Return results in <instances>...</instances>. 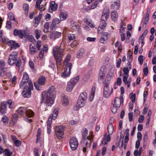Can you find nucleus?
<instances>
[{
    "instance_id": "nucleus-1",
    "label": "nucleus",
    "mask_w": 156,
    "mask_h": 156,
    "mask_svg": "<svg viewBox=\"0 0 156 156\" xmlns=\"http://www.w3.org/2000/svg\"><path fill=\"white\" fill-rule=\"evenodd\" d=\"M55 94V87L52 86L49 88L46 93H43L42 94L43 101L48 106H51L54 102Z\"/></svg>"
},
{
    "instance_id": "nucleus-2",
    "label": "nucleus",
    "mask_w": 156,
    "mask_h": 156,
    "mask_svg": "<svg viewBox=\"0 0 156 156\" xmlns=\"http://www.w3.org/2000/svg\"><path fill=\"white\" fill-rule=\"evenodd\" d=\"M88 130L86 128H85L82 132V138L81 144L83 147V150L84 152H86L87 150L90 147L91 140L93 137V135L91 134L88 136Z\"/></svg>"
},
{
    "instance_id": "nucleus-3",
    "label": "nucleus",
    "mask_w": 156,
    "mask_h": 156,
    "mask_svg": "<svg viewBox=\"0 0 156 156\" xmlns=\"http://www.w3.org/2000/svg\"><path fill=\"white\" fill-rule=\"evenodd\" d=\"M110 14L109 9L107 7H105L104 9L101 17L102 22L98 27V33H101L106 26L105 22L107 20Z\"/></svg>"
},
{
    "instance_id": "nucleus-4",
    "label": "nucleus",
    "mask_w": 156,
    "mask_h": 156,
    "mask_svg": "<svg viewBox=\"0 0 156 156\" xmlns=\"http://www.w3.org/2000/svg\"><path fill=\"white\" fill-rule=\"evenodd\" d=\"M64 49L60 47L56 46L53 48V53L57 65L61 64L62 57L64 55Z\"/></svg>"
},
{
    "instance_id": "nucleus-5",
    "label": "nucleus",
    "mask_w": 156,
    "mask_h": 156,
    "mask_svg": "<svg viewBox=\"0 0 156 156\" xmlns=\"http://www.w3.org/2000/svg\"><path fill=\"white\" fill-rule=\"evenodd\" d=\"M14 35L15 36H19L20 39L23 37L26 39H34V36L30 34L27 31L25 30H18L15 29L13 31Z\"/></svg>"
},
{
    "instance_id": "nucleus-6",
    "label": "nucleus",
    "mask_w": 156,
    "mask_h": 156,
    "mask_svg": "<svg viewBox=\"0 0 156 156\" xmlns=\"http://www.w3.org/2000/svg\"><path fill=\"white\" fill-rule=\"evenodd\" d=\"M31 41L32 43L30 45L29 53L31 55H34L37 51L35 48V45L37 50H40L42 44L41 41L38 40L36 41L35 40H31Z\"/></svg>"
},
{
    "instance_id": "nucleus-7",
    "label": "nucleus",
    "mask_w": 156,
    "mask_h": 156,
    "mask_svg": "<svg viewBox=\"0 0 156 156\" xmlns=\"http://www.w3.org/2000/svg\"><path fill=\"white\" fill-rule=\"evenodd\" d=\"M17 113L20 115H26L28 118L32 117L34 115L33 112L28 108L25 107H20L17 110Z\"/></svg>"
},
{
    "instance_id": "nucleus-8",
    "label": "nucleus",
    "mask_w": 156,
    "mask_h": 156,
    "mask_svg": "<svg viewBox=\"0 0 156 156\" xmlns=\"http://www.w3.org/2000/svg\"><path fill=\"white\" fill-rule=\"evenodd\" d=\"M58 108H55L52 114L50 115L48 118L47 122V132L48 134H50L51 132V126L52 120H55L56 119L58 114Z\"/></svg>"
},
{
    "instance_id": "nucleus-9",
    "label": "nucleus",
    "mask_w": 156,
    "mask_h": 156,
    "mask_svg": "<svg viewBox=\"0 0 156 156\" xmlns=\"http://www.w3.org/2000/svg\"><path fill=\"white\" fill-rule=\"evenodd\" d=\"M110 82L109 80L107 78L105 79L103 91V96L105 98H108L112 94V88L111 90L109 88V86Z\"/></svg>"
},
{
    "instance_id": "nucleus-10",
    "label": "nucleus",
    "mask_w": 156,
    "mask_h": 156,
    "mask_svg": "<svg viewBox=\"0 0 156 156\" xmlns=\"http://www.w3.org/2000/svg\"><path fill=\"white\" fill-rule=\"evenodd\" d=\"M79 80V76H78L72 78L68 83L66 88V90L69 92L71 91Z\"/></svg>"
},
{
    "instance_id": "nucleus-11",
    "label": "nucleus",
    "mask_w": 156,
    "mask_h": 156,
    "mask_svg": "<svg viewBox=\"0 0 156 156\" xmlns=\"http://www.w3.org/2000/svg\"><path fill=\"white\" fill-rule=\"evenodd\" d=\"M33 84L32 83L30 82L29 83V86L25 87L22 92V94L24 97L28 98L30 97L31 94V91L33 90Z\"/></svg>"
},
{
    "instance_id": "nucleus-12",
    "label": "nucleus",
    "mask_w": 156,
    "mask_h": 156,
    "mask_svg": "<svg viewBox=\"0 0 156 156\" xmlns=\"http://www.w3.org/2000/svg\"><path fill=\"white\" fill-rule=\"evenodd\" d=\"M18 53L13 51L10 54L8 60V63L10 65H13L17 62V56Z\"/></svg>"
},
{
    "instance_id": "nucleus-13",
    "label": "nucleus",
    "mask_w": 156,
    "mask_h": 156,
    "mask_svg": "<svg viewBox=\"0 0 156 156\" xmlns=\"http://www.w3.org/2000/svg\"><path fill=\"white\" fill-rule=\"evenodd\" d=\"M64 127L62 125L57 126L55 129L56 137L59 140L61 139L64 134Z\"/></svg>"
},
{
    "instance_id": "nucleus-14",
    "label": "nucleus",
    "mask_w": 156,
    "mask_h": 156,
    "mask_svg": "<svg viewBox=\"0 0 156 156\" xmlns=\"http://www.w3.org/2000/svg\"><path fill=\"white\" fill-rule=\"evenodd\" d=\"M29 76L28 74L26 73H24L23 77L20 85V87L22 88L23 86L26 85L27 86H29V83L31 82L30 80H29Z\"/></svg>"
},
{
    "instance_id": "nucleus-15",
    "label": "nucleus",
    "mask_w": 156,
    "mask_h": 156,
    "mask_svg": "<svg viewBox=\"0 0 156 156\" xmlns=\"http://www.w3.org/2000/svg\"><path fill=\"white\" fill-rule=\"evenodd\" d=\"M69 144L71 149L73 150H76L78 145L77 140L75 138H72L69 141Z\"/></svg>"
},
{
    "instance_id": "nucleus-16",
    "label": "nucleus",
    "mask_w": 156,
    "mask_h": 156,
    "mask_svg": "<svg viewBox=\"0 0 156 156\" xmlns=\"http://www.w3.org/2000/svg\"><path fill=\"white\" fill-rule=\"evenodd\" d=\"M72 64L69 63L62 74V77L63 78L68 77L70 74V71L72 66Z\"/></svg>"
},
{
    "instance_id": "nucleus-17",
    "label": "nucleus",
    "mask_w": 156,
    "mask_h": 156,
    "mask_svg": "<svg viewBox=\"0 0 156 156\" xmlns=\"http://www.w3.org/2000/svg\"><path fill=\"white\" fill-rule=\"evenodd\" d=\"M7 110L5 101H2L0 107V114L4 115L7 112Z\"/></svg>"
},
{
    "instance_id": "nucleus-18",
    "label": "nucleus",
    "mask_w": 156,
    "mask_h": 156,
    "mask_svg": "<svg viewBox=\"0 0 156 156\" xmlns=\"http://www.w3.org/2000/svg\"><path fill=\"white\" fill-rule=\"evenodd\" d=\"M61 20L58 18H54L52 21L51 26H50V30L51 31L55 30V28L56 27L57 25L58 24L61 22Z\"/></svg>"
},
{
    "instance_id": "nucleus-19",
    "label": "nucleus",
    "mask_w": 156,
    "mask_h": 156,
    "mask_svg": "<svg viewBox=\"0 0 156 156\" xmlns=\"http://www.w3.org/2000/svg\"><path fill=\"white\" fill-rule=\"evenodd\" d=\"M6 69L5 67V63L3 60H1L0 63V75L1 76H4Z\"/></svg>"
},
{
    "instance_id": "nucleus-20",
    "label": "nucleus",
    "mask_w": 156,
    "mask_h": 156,
    "mask_svg": "<svg viewBox=\"0 0 156 156\" xmlns=\"http://www.w3.org/2000/svg\"><path fill=\"white\" fill-rule=\"evenodd\" d=\"M58 4L55 3V1H51L50 2L49 12L52 13L53 11H55L57 8Z\"/></svg>"
},
{
    "instance_id": "nucleus-21",
    "label": "nucleus",
    "mask_w": 156,
    "mask_h": 156,
    "mask_svg": "<svg viewBox=\"0 0 156 156\" xmlns=\"http://www.w3.org/2000/svg\"><path fill=\"white\" fill-rule=\"evenodd\" d=\"M8 45L11 46V49L14 48L16 49L20 47V45L18 43H16L15 41L10 40L7 42Z\"/></svg>"
},
{
    "instance_id": "nucleus-22",
    "label": "nucleus",
    "mask_w": 156,
    "mask_h": 156,
    "mask_svg": "<svg viewBox=\"0 0 156 156\" xmlns=\"http://www.w3.org/2000/svg\"><path fill=\"white\" fill-rule=\"evenodd\" d=\"M106 69V67L103 66L101 67L100 71L99 76L101 80H102L105 77Z\"/></svg>"
},
{
    "instance_id": "nucleus-23",
    "label": "nucleus",
    "mask_w": 156,
    "mask_h": 156,
    "mask_svg": "<svg viewBox=\"0 0 156 156\" xmlns=\"http://www.w3.org/2000/svg\"><path fill=\"white\" fill-rule=\"evenodd\" d=\"M110 139L111 137L109 135H107V133L104 134V137L101 142V145L102 144H103L104 143L105 145L108 142H109L110 140Z\"/></svg>"
},
{
    "instance_id": "nucleus-24",
    "label": "nucleus",
    "mask_w": 156,
    "mask_h": 156,
    "mask_svg": "<svg viewBox=\"0 0 156 156\" xmlns=\"http://www.w3.org/2000/svg\"><path fill=\"white\" fill-rule=\"evenodd\" d=\"M120 3L119 0H116L111 5V8L112 9L115 10H118L120 7Z\"/></svg>"
},
{
    "instance_id": "nucleus-25",
    "label": "nucleus",
    "mask_w": 156,
    "mask_h": 156,
    "mask_svg": "<svg viewBox=\"0 0 156 156\" xmlns=\"http://www.w3.org/2000/svg\"><path fill=\"white\" fill-rule=\"evenodd\" d=\"M42 12H40L37 17H36L34 20V26L36 27L40 23L42 17Z\"/></svg>"
},
{
    "instance_id": "nucleus-26",
    "label": "nucleus",
    "mask_w": 156,
    "mask_h": 156,
    "mask_svg": "<svg viewBox=\"0 0 156 156\" xmlns=\"http://www.w3.org/2000/svg\"><path fill=\"white\" fill-rule=\"evenodd\" d=\"M61 32H54L51 33L50 39H56L59 38L61 36Z\"/></svg>"
},
{
    "instance_id": "nucleus-27",
    "label": "nucleus",
    "mask_w": 156,
    "mask_h": 156,
    "mask_svg": "<svg viewBox=\"0 0 156 156\" xmlns=\"http://www.w3.org/2000/svg\"><path fill=\"white\" fill-rule=\"evenodd\" d=\"M48 50V48L47 46L44 45L43 48H41V51L39 53V58L41 60L43 59L44 56V52H47Z\"/></svg>"
},
{
    "instance_id": "nucleus-28",
    "label": "nucleus",
    "mask_w": 156,
    "mask_h": 156,
    "mask_svg": "<svg viewBox=\"0 0 156 156\" xmlns=\"http://www.w3.org/2000/svg\"><path fill=\"white\" fill-rule=\"evenodd\" d=\"M118 14L115 10L112 11L111 12V16L112 20L114 21H116L118 19Z\"/></svg>"
},
{
    "instance_id": "nucleus-29",
    "label": "nucleus",
    "mask_w": 156,
    "mask_h": 156,
    "mask_svg": "<svg viewBox=\"0 0 156 156\" xmlns=\"http://www.w3.org/2000/svg\"><path fill=\"white\" fill-rule=\"evenodd\" d=\"M46 81L45 77L43 76H40L38 79V83L39 85H44Z\"/></svg>"
},
{
    "instance_id": "nucleus-30",
    "label": "nucleus",
    "mask_w": 156,
    "mask_h": 156,
    "mask_svg": "<svg viewBox=\"0 0 156 156\" xmlns=\"http://www.w3.org/2000/svg\"><path fill=\"white\" fill-rule=\"evenodd\" d=\"M114 103V105L119 108L120 106L121 103H122L121 99L120 98L118 97H116L115 98Z\"/></svg>"
},
{
    "instance_id": "nucleus-31",
    "label": "nucleus",
    "mask_w": 156,
    "mask_h": 156,
    "mask_svg": "<svg viewBox=\"0 0 156 156\" xmlns=\"http://www.w3.org/2000/svg\"><path fill=\"white\" fill-rule=\"evenodd\" d=\"M84 53V49L83 48H80L78 51L76 57L79 59L81 58L83 56Z\"/></svg>"
},
{
    "instance_id": "nucleus-32",
    "label": "nucleus",
    "mask_w": 156,
    "mask_h": 156,
    "mask_svg": "<svg viewBox=\"0 0 156 156\" xmlns=\"http://www.w3.org/2000/svg\"><path fill=\"white\" fill-rule=\"evenodd\" d=\"M120 34L121 39H125V32L124 30V27H122V25L121 27Z\"/></svg>"
},
{
    "instance_id": "nucleus-33",
    "label": "nucleus",
    "mask_w": 156,
    "mask_h": 156,
    "mask_svg": "<svg viewBox=\"0 0 156 156\" xmlns=\"http://www.w3.org/2000/svg\"><path fill=\"white\" fill-rule=\"evenodd\" d=\"M107 130L109 135H112L113 133L114 128L112 123H110L108 125L107 128Z\"/></svg>"
},
{
    "instance_id": "nucleus-34",
    "label": "nucleus",
    "mask_w": 156,
    "mask_h": 156,
    "mask_svg": "<svg viewBox=\"0 0 156 156\" xmlns=\"http://www.w3.org/2000/svg\"><path fill=\"white\" fill-rule=\"evenodd\" d=\"M87 98V94L85 92L82 93L80 94L79 98V99L85 101H86Z\"/></svg>"
},
{
    "instance_id": "nucleus-35",
    "label": "nucleus",
    "mask_w": 156,
    "mask_h": 156,
    "mask_svg": "<svg viewBox=\"0 0 156 156\" xmlns=\"http://www.w3.org/2000/svg\"><path fill=\"white\" fill-rule=\"evenodd\" d=\"M95 90V87H93L92 88L91 93L90 96V101H92L94 99Z\"/></svg>"
},
{
    "instance_id": "nucleus-36",
    "label": "nucleus",
    "mask_w": 156,
    "mask_h": 156,
    "mask_svg": "<svg viewBox=\"0 0 156 156\" xmlns=\"http://www.w3.org/2000/svg\"><path fill=\"white\" fill-rule=\"evenodd\" d=\"M6 103V106H7V104L8 105L9 108L11 109H13L14 108V103L12 102L11 100H9L7 101H5Z\"/></svg>"
},
{
    "instance_id": "nucleus-37",
    "label": "nucleus",
    "mask_w": 156,
    "mask_h": 156,
    "mask_svg": "<svg viewBox=\"0 0 156 156\" xmlns=\"http://www.w3.org/2000/svg\"><path fill=\"white\" fill-rule=\"evenodd\" d=\"M67 14L66 12H62L60 14V17L61 21L64 20L67 18Z\"/></svg>"
},
{
    "instance_id": "nucleus-38",
    "label": "nucleus",
    "mask_w": 156,
    "mask_h": 156,
    "mask_svg": "<svg viewBox=\"0 0 156 156\" xmlns=\"http://www.w3.org/2000/svg\"><path fill=\"white\" fill-rule=\"evenodd\" d=\"M86 101L82 100L80 99H78L77 101V104L81 108L83 107L85 104Z\"/></svg>"
},
{
    "instance_id": "nucleus-39",
    "label": "nucleus",
    "mask_w": 156,
    "mask_h": 156,
    "mask_svg": "<svg viewBox=\"0 0 156 156\" xmlns=\"http://www.w3.org/2000/svg\"><path fill=\"white\" fill-rule=\"evenodd\" d=\"M4 156H12V153L8 149H6L4 150L3 152Z\"/></svg>"
},
{
    "instance_id": "nucleus-40",
    "label": "nucleus",
    "mask_w": 156,
    "mask_h": 156,
    "mask_svg": "<svg viewBox=\"0 0 156 156\" xmlns=\"http://www.w3.org/2000/svg\"><path fill=\"white\" fill-rule=\"evenodd\" d=\"M70 58V55L69 54H68L65 60V61L64 62V64L66 66H68V65L69 63H71L70 62H69V60Z\"/></svg>"
},
{
    "instance_id": "nucleus-41",
    "label": "nucleus",
    "mask_w": 156,
    "mask_h": 156,
    "mask_svg": "<svg viewBox=\"0 0 156 156\" xmlns=\"http://www.w3.org/2000/svg\"><path fill=\"white\" fill-rule=\"evenodd\" d=\"M17 119V116L16 114H14L12 115L11 120V122L13 123L12 125H13L16 122Z\"/></svg>"
},
{
    "instance_id": "nucleus-42",
    "label": "nucleus",
    "mask_w": 156,
    "mask_h": 156,
    "mask_svg": "<svg viewBox=\"0 0 156 156\" xmlns=\"http://www.w3.org/2000/svg\"><path fill=\"white\" fill-rule=\"evenodd\" d=\"M84 21L91 28H92L95 27L94 24L93 23H91L89 21H88L87 18V17H85V18Z\"/></svg>"
},
{
    "instance_id": "nucleus-43",
    "label": "nucleus",
    "mask_w": 156,
    "mask_h": 156,
    "mask_svg": "<svg viewBox=\"0 0 156 156\" xmlns=\"http://www.w3.org/2000/svg\"><path fill=\"white\" fill-rule=\"evenodd\" d=\"M8 17L10 20H12L14 21L15 22H16L15 17L12 13L10 12L8 14Z\"/></svg>"
},
{
    "instance_id": "nucleus-44",
    "label": "nucleus",
    "mask_w": 156,
    "mask_h": 156,
    "mask_svg": "<svg viewBox=\"0 0 156 156\" xmlns=\"http://www.w3.org/2000/svg\"><path fill=\"white\" fill-rule=\"evenodd\" d=\"M110 34L107 32H104L102 34V36L101 39H108L109 38Z\"/></svg>"
},
{
    "instance_id": "nucleus-45",
    "label": "nucleus",
    "mask_w": 156,
    "mask_h": 156,
    "mask_svg": "<svg viewBox=\"0 0 156 156\" xmlns=\"http://www.w3.org/2000/svg\"><path fill=\"white\" fill-rule=\"evenodd\" d=\"M41 32V31L38 30H35V34L37 39H38L40 37Z\"/></svg>"
},
{
    "instance_id": "nucleus-46",
    "label": "nucleus",
    "mask_w": 156,
    "mask_h": 156,
    "mask_svg": "<svg viewBox=\"0 0 156 156\" xmlns=\"http://www.w3.org/2000/svg\"><path fill=\"white\" fill-rule=\"evenodd\" d=\"M118 108H119L113 104V106H112L111 108L112 112L113 113H116Z\"/></svg>"
},
{
    "instance_id": "nucleus-47",
    "label": "nucleus",
    "mask_w": 156,
    "mask_h": 156,
    "mask_svg": "<svg viewBox=\"0 0 156 156\" xmlns=\"http://www.w3.org/2000/svg\"><path fill=\"white\" fill-rule=\"evenodd\" d=\"M49 23L46 22L44 25V31L45 33H47L49 29Z\"/></svg>"
},
{
    "instance_id": "nucleus-48",
    "label": "nucleus",
    "mask_w": 156,
    "mask_h": 156,
    "mask_svg": "<svg viewBox=\"0 0 156 156\" xmlns=\"http://www.w3.org/2000/svg\"><path fill=\"white\" fill-rule=\"evenodd\" d=\"M149 19V15L148 14H146L145 16V20L144 22V23L143 25V26L144 25H146L148 23V21Z\"/></svg>"
},
{
    "instance_id": "nucleus-49",
    "label": "nucleus",
    "mask_w": 156,
    "mask_h": 156,
    "mask_svg": "<svg viewBox=\"0 0 156 156\" xmlns=\"http://www.w3.org/2000/svg\"><path fill=\"white\" fill-rule=\"evenodd\" d=\"M23 7L26 13H27L29 10V6L27 4H24L23 5Z\"/></svg>"
},
{
    "instance_id": "nucleus-50",
    "label": "nucleus",
    "mask_w": 156,
    "mask_h": 156,
    "mask_svg": "<svg viewBox=\"0 0 156 156\" xmlns=\"http://www.w3.org/2000/svg\"><path fill=\"white\" fill-rule=\"evenodd\" d=\"M129 97L132 99L133 102H135L136 98L135 94H133V93L131 92L129 95Z\"/></svg>"
},
{
    "instance_id": "nucleus-51",
    "label": "nucleus",
    "mask_w": 156,
    "mask_h": 156,
    "mask_svg": "<svg viewBox=\"0 0 156 156\" xmlns=\"http://www.w3.org/2000/svg\"><path fill=\"white\" fill-rule=\"evenodd\" d=\"M6 73V71L5 73L4 76L3 77H5V78H8L9 79H10L12 77V75L11 73L9 72Z\"/></svg>"
},
{
    "instance_id": "nucleus-52",
    "label": "nucleus",
    "mask_w": 156,
    "mask_h": 156,
    "mask_svg": "<svg viewBox=\"0 0 156 156\" xmlns=\"http://www.w3.org/2000/svg\"><path fill=\"white\" fill-rule=\"evenodd\" d=\"M9 121V119L6 115L4 116L2 118V121L3 123L8 122Z\"/></svg>"
},
{
    "instance_id": "nucleus-53",
    "label": "nucleus",
    "mask_w": 156,
    "mask_h": 156,
    "mask_svg": "<svg viewBox=\"0 0 156 156\" xmlns=\"http://www.w3.org/2000/svg\"><path fill=\"white\" fill-rule=\"evenodd\" d=\"M90 10V7L89 6H84L82 9V10L83 12H87L89 10Z\"/></svg>"
},
{
    "instance_id": "nucleus-54",
    "label": "nucleus",
    "mask_w": 156,
    "mask_h": 156,
    "mask_svg": "<svg viewBox=\"0 0 156 156\" xmlns=\"http://www.w3.org/2000/svg\"><path fill=\"white\" fill-rule=\"evenodd\" d=\"M144 56L142 55H140L138 57V59L140 65L143 64L144 59Z\"/></svg>"
},
{
    "instance_id": "nucleus-55",
    "label": "nucleus",
    "mask_w": 156,
    "mask_h": 156,
    "mask_svg": "<svg viewBox=\"0 0 156 156\" xmlns=\"http://www.w3.org/2000/svg\"><path fill=\"white\" fill-rule=\"evenodd\" d=\"M147 32L148 31L147 30H145L143 33L140 36V38L141 39H143L144 38L146 34H147Z\"/></svg>"
},
{
    "instance_id": "nucleus-56",
    "label": "nucleus",
    "mask_w": 156,
    "mask_h": 156,
    "mask_svg": "<svg viewBox=\"0 0 156 156\" xmlns=\"http://www.w3.org/2000/svg\"><path fill=\"white\" fill-rule=\"evenodd\" d=\"M123 71L125 75L128 76V73L129 71V69L127 68L124 67L123 68Z\"/></svg>"
},
{
    "instance_id": "nucleus-57",
    "label": "nucleus",
    "mask_w": 156,
    "mask_h": 156,
    "mask_svg": "<svg viewBox=\"0 0 156 156\" xmlns=\"http://www.w3.org/2000/svg\"><path fill=\"white\" fill-rule=\"evenodd\" d=\"M14 143L16 146L19 147L21 145V142L19 140H17L16 141H15Z\"/></svg>"
},
{
    "instance_id": "nucleus-58",
    "label": "nucleus",
    "mask_w": 156,
    "mask_h": 156,
    "mask_svg": "<svg viewBox=\"0 0 156 156\" xmlns=\"http://www.w3.org/2000/svg\"><path fill=\"white\" fill-rule=\"evenodd\" d=\"M6 27L8 29L11 28V22L9 21H7L6 22Z\"/></svg>"
},
{
    "instance_id": "nucleus-59",
    "label": "nucleus",
    "mask_w": 156,
    "mask_h": 156,
    "mask_svg": "<svg viewBox=\"0 0 156 156\" xmlns=\"http://www.w3.org/2000/svg\"><path fill=\"white\" fill-rule=\"evenodd\" d=\"M129 76H124L123 77V80L125 84H128V82L127 80V79Z\"/></svg>"
},
{
    "instance_id": "nucleus-60",
    "label": "nucleus",
    "mask_w": 156,
    "mask_h": 156,
    "mask_svg": "<svg viewBox=\"0 0 156 156\" xmlns=\"http://www.w3.org/2000/svg\"><path fill=\"white\" fill-rule=\"evenodd\" d=\"M62 102L63 103L66 104V105H67L69 102V101L67 98L66 97H63V100H62Z\"/></svg>"
},
{
    "instance_id": "nucleus-61",
    "label": "nucleus",
    "mask_w": 156,
    "mask_h": 156,
    "mask_svg": "<svg viewBox=\"0 0 156 156\" xmlns=\"http://www.w3.org/2000/svg\"><path fill=\"white\" fill-rule=\"evenodd\" d=\"M78 44V41L76 40H74L71 44V46L72 48H73L76 46Z\"/></svg>"
},
{
    "instance_id": "nucleus-62",
    "label": "nucleus",
    "mask_w": 156,
    "mask_h": 156,
    "mask_svg": "<svg viewBox=\"0 0 156 156\" xmlns=\"http://www.w3.org/2000/svg\"><path fill=\"white\" fill-rule=\"evenodd\" d=\"M68 39H75L76 37L74 35L72 34H68Z\"/></svg>"
},
{
    "instance_id": "nucleus-63",
    "label": "nucleus",
    "mask_w": 156,
    "mask_h": 156,
    "mask_svg": "<svg viewBox=\"0 0 156 156\" xmlns=\"http://www.w3.org/2000/svg\"><path fill=\"white\" fill-rule=\"evenodd\" d=\"M148 140V135L147 133H146L144 136V144L147 142V141Z\"/></svg>"
},
{
    "instance_id": "nucleus-64",
    "label": "nucleus",
    "mask_w": 156,
    "mask_h": 156,
    "mask_svg": "<svg viewBox=\"0 0 156 156\" xmlns=\"http://www.w3.org/2000/svg\"><path fill=\"white\" fill-rule=\"evenodd\" d=\"M144 116L143 115H141L140 116L138 119V122L140 123H142L144 120Z\"/></svg>"
}]
</instances>
